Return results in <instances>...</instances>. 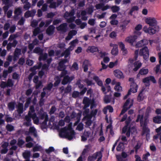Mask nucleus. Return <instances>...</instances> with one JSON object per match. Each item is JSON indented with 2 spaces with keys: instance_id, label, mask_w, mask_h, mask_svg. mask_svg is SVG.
<instances>
[{
  "instance_id": "40",
  "label": "nucleus",
  "mask_w": 161,
  "mask_h": 161,
  "mask_svg": "<svg viewBox=\"0 0 161 161\" xmlns=\"http://www.w3.org/2000/svg\"><path fill=\"white\" fill-rule=\"evenodd\" d=\"M91 148V146L90 145H87L85 146V148L83 149L82 153V155H85L87 153Z\"/></svg>"
},
{
  "instance_id": "31",
  "label": "nucleus",
  "mask_w": 161,
  "mask_h": 161,
  "mask_svg": "<svg viewBox=\"0 0 161 161\" xmlns=\"http://www.w3.org/2000/svg\"><path fill=\"white\" fill-rule=\"evenodd\" d=\"M97 51V47L95 46L89 47L86 50V51L88 53H93Z\"/></svg>"
},
{
  "instance_id": "35",
  "label": "nucleus",
  "mask_w": 161,
  "mask_h": 161,
  "mask_svg": "<svg viewBox=\"0 0 161 161\" xmlns=\"http://www.w3.org/2000/svg\"><path fill=\"white\" fill-rule=\"evenodd\" d=\"M86 14V11H82L80 15L78 14L77 16L78 17H80L83 20H86L87 19V17L85 16Z\"/></svg>"
},
{
  "instance_id": "9",
  "label": "nucleus",
  "mask_w": 161,
  "mask_h": 161,
  "mask_svg": "<svg viewBox=\"0 0 161 161\" xmlns=\"http://www.w3.org/2000/svg\"><path fill=\"white\" fill-rule=\"evenodd\" d=\"M129 81L131 82L130 89L128 94L125 96V99H126L127 97L130 94V92L134 93H136L137 92L138 89V85L134 82V80L133 78H129Z\"/></svg>"
},
{
  "instance_id": "3",
  "label": "nucleus",
  "mask_w": 161,
  "mask_h": 161,
  "mask_svg": "<svg viewBox=\"0 0 161 161\" xmlns=\"http://www.w3.org/2000/svg\"><path fill=\"white\" fill-rule=\"evenodd\" d=\"M142 110H141L139 111V114L137 116L136 120V122L140 121L141 126L142 128V135H145L147 139L149 138V129L147 126L148 120L146 116L143 117V112Z\"/></svg>"
},
{
  "instance_id": "37",
  "label": "nucleus",
  "mask_w": 161,
  "mask_h": 161,
  "mask_svg": "<svg viewBox=\"0 0 161 161\" xmlns=\"http://www.w3.org/2000/svg\"><path fill=\"white\" fill-rule=\"evenodd\" d=\"M8 146V143L7 142H3L2 145V147L3 149L1 150V153L3 154L6 153L8 151L7 147Z\"/></svg>"
},
{
  "instance_id": "57",
  "label": "nucleus",
  "mask_w": 161,
  "mask_h": 161,
  "mask_svg": "<svg viewBox=\"0 0 161 161\" xmlns=\"http://www.w3.org/2000/svg\"><path fill=\"white\" fill-rule=\"evenodd\" d=\"M38 42V40L37 39H35L32 44H30L29 45V48L30 50H32L34 45H36Z\"/></svg>"
},
{
  "instance_id": "13",
  "label": "nucleus",
  "mask_w": 161,
  "mask_h": 161,
  "mask_svg": "<svg viewBox=\"0 0 161 161\" xmlns=\"http://www.w3.org/2000/svg\"><path fill=\"white\" fill-rule=\"evenodd\" d=\"M133 99H129L127 100L124 105L123 108L120 114H123L126 112L128 109L130 108L133 105Z\"/></svg>"
},
{
  "instance_id": "47",
  "label": "nucleus",
  "mask_w": 161,
  "mask_h": 161,
  "mask_svg": "<svg viewBox=\"0 0 161 161\" xmlns=\"http://www.w3.org/2000/svg\"><path fill=\"white\" fill-rule=\"evenodd\" d=\"M153 121L156 123L160 124L161 123V117L157 116L153 118Z\"/></svg>"
},
{
  "instance_id": "55",
  "label": "nucleus",
  "mask_w": 161,
  "mask_h": 161,
  "mask_svg": "<svg viewBox=\"0 0 161 161\" xmlns=\"http://www.w3.org/2000/svg\"><path fill=\"white\" fill-rule=\"evenodd\" d=\"M15 103L14 102H11L8 104V108L9 110H13L14 108Z\"/></svg>"
},
{
  "instance_id": "20",
  "label": "nucleus",
  "mask_w": 161,
  "mask_h": 161,
  "mask_svg": "<svg viewBox=\"0 0 161 161\" xmlns=\"http://www.w3.org/2000/svg\"><path fill=\"white\" fill-rule=\"evenodd\" d=\"M148 41L146 39H143L137 42L135 45L136 47H140L148 44Z\"/></svg>"
},
{
  "instance_id": "19",
  "label": "nucleus",
  "mask_w": 161,
  "mask_h": 161,
  "mask_svg": "<svg viewBox=\"0 0 161 161\" xmlns=\"http://www.w3.org/2000/svg\"><path fill=\"white\" fill-rule=\"evenodd\" d=\"M92 134L90 131H86L81 136V140L82 142H85L87 139L90 138Z\"/></svg>"
},
{
  "instance_id": "30",
  "label": "nucleus",
  "mask_w": 161,
  "mask_h": 161,
  "mask_svg": "<svg viewBox=\"0 0 161 161\" xmlns=\"http://www.w3.org/2000/svg\"><path fill=\"white\" fill-rule=\"evenodd\" d=\"M38 77L37 76H35L34 77L33 81L36 83V89H38L40 87H41L42 86V84L41 81H38Z\"/></svg>"
},
{
  "instance_id": "63",
  "label": "nucleus",
  "mask_w": 161,
  "mask_h": 161,
  "mask_svg": "<svg viewBox=\"0 0 161 161\" xmlns=\"http://www.w3.org/2000/svg\"><path fill=\"white\" fill-rule=\"evenodd\" d=\"M110 23L112 25H116L118 24V21L116 19H112L111 20Z\"/></svg>"
},
{
  "instance_id": "59",
  "label": "nucleus",
  "mask_w": 161,
  "mask_h": 161,
  "mask_svg": "<svg viewBox=\"0 0 161 161\" xmlns=\"http://www.w3.org/2000/svg\"><path fill=\"white\" fill-rule=\"evenodd\" d=\"M79 41L77 39H75L71 41L69 43V44H72L75 47L78 43Z\"/></svg>"
},
{
  "instance_id": "62",
  "label": "nucleus",
  "mask_w": 161,
  "mask_h": 161,
  "mask_svg": "<svg viewBox=\"0 0 161 161\" xmlns=\"http://www.w3.org/2000/svg\"><path fill=\"white\" fill-rule=\"evenodd\" d=\"M83 124L81 123H80L77 126L76 129L79 131L82 130L83 128Z\"/></svg>"
},
{
  "instance_id": "45",
  "label": "nucleus",
  "mask_w": 161,
  "mask_h": 161,
  "mask_svg": "<svg viewBox=\"0 0 161 161\" xmlns=\"http://www.w3.org/2000/svg\"><path fill=\"white\" fill-rule=\"evenodd\" d=\"M53 0H47V3H50V7L51 8H55L57 6H58L59 4H60V3H61V2H60L59 3H58V4H56L55 3H54V2L52 3L51 2Z\"/></svg>"
},
{
  "instance_id": "23",
  "label": "nucleus",
  "mask_w": 161,
  "mask_h": 161,
  "mask_svg": "<svg viewBox=\"0 0 161 161\" xmlns=\"http://www.w3.org/2000/svg\"><path fill=\"white\" fill-rule=\"evenodd\" d=\"M52 86L53 84L51 83H50L48 85L46 88L43 89V92L41 93V97L42 98H43L45 96L46 92L47 94L48 93Z\"/></svg>"
},
{
  "instance_id": "42",
  "label": "nucleus",
  "mask_w": 161,
  "mask_h": 161,
  "mask_svg": "<svg viewBox=\"0 0 161 161\" xmlns=\"http://www.w3.org/2000/svg\"><path fill=\"white\" fill-rule=\"evenodd\" d=\"M111 53L112 55L114 56H116L118 55V46L113 48L111 50Z\"/></svg>"
},
{
  "instance_id": "5",
  "label": "nucleus",
  "mask_w": 161,
  "mask_h": 161,
  "mask_svg": "<svg viewBox=\"0 0 161 161\" xmlns=\"http://www.w3.org/2000/svg\"><path fill=\"white\" fill-rule=\"evenodd\" d=\"M34 107L31 106L30 108L28 115L26 116L25 122L24 124L26 126H29L31 124V118H32L33 120L34 123L36 124L39 123V121L38 118L36 116L35 113H34Z\"/></svg>"
},
{
  "instance_id": "28",
  "label": "nucleus",
  "mask_w": 161,
  "mask_h": 161,
  "mask_svg": "<svg viewBox=\"0 0 161 161\" xmlns=\"http://www.w3.org/2000/svg\"><path fill=\"white\" fill-rule=\"evenodd\" d=\"M67 24L66 23H64L57 27L58 31L62 32H65L66 30Z\"/></svg>"
},
{
  "instance_id": "8",
  "label": "nucleus",
  "mask_w": 161,
  "mask_h": 161,
  "mask_svg": "<svg viewBox=\"0 0 161 161\" xmlns=\"http://www.w3.org/2000/svg\"><path fill=\"white\" fill-rule=\"evenodd\" d=\"M151 26L153 27L148 28L147 26H144L143 29V31L145 33L150 35L154 34L159 31L160 27L158 24H155Z\"/></svg>"
},
{
  "instance_id": "60",
  "label": "nucleus",
  "mask_w": 161,
  "mask_h": 161,
  "mask_svg": "<svg viewBox=\"0 0 161 161\" xmlns=\"http://www.w3.org/2000/svg\"><path fill=\"white\" fill-rule=\"evenodd\" d=\"M139 8L138 7L136 6H135L132 7L131 9H130V12H129V14L132 15V13L135 11H137L138 10Z\"/></svg>"
},
{
  "instance_id": "22",
  "label": "nucleus",
  "mask_w": 161,
  "mask_h": 161,
  "mask_svg": "<svg viewBox=\"0 0 161 161\" xmlns=\"http://www.w3.org/2000/svg\"><path fill=\"white\" fill-rule=\"evenodd\" d=\"M69 45V47L65 50L64 53L62 54V56L64 55L65 58L67 57L69 55L70 51L73 50L75 47L72 45Z\"/></svg>"
},
{
  "instance_id": "52",
  "label": "nucleus",
  "mask_w": 161,
  "mask_h": 161,
  "mask_svg": "<svg viewBox=\"0 0 161 161\" xmlns=\"http://www.w3.org/2000/svg\"><path fill=\"white\" fill-rule=\"evenodd\" d=\"M42 150V147L37 144L34 146L33 149V150L34 152L40 151Z\"/></svg>"
},
{
  "instance_id": "38",
  "label": "nucleus",
  "mask_w": 161,
  "mask_h": 161,
  "mask_svg": "<svg viewBox=\"0 0 161 161\" xmlns=\"http://www.w3.org/2000/svg\"><path fill=\"white\" fill-rule=\"evenodd\" d=\"M89 62L87 60H85L83 62L82 67L84 69V71H86L88 70V67L89 65Z\"/></svg>"
},
{
  "instance_id": "54",
  "label": "nucleus",
  "mask_w": 161,
  "mask_h": 161,
  "mask_svg": "<svg viewBox=\"0 0 161 161\" xmlns=\"http://www.w3.org/2000/svg\"><path fill=\"white\" fill-rule=\"evenodd\" d=\"M17 110L19 114L22 113L23 111V104L19 103L18 106Z\"/></svg>"
},
{
  "instance_id": "41",
  "label": "nucleus",
  "mask_w": 161,
  "mask_h": 161,
  "mask_svg": "<svg viewBox=\"0 0 161 161\" xmlns=\"http://www.w3.org/2000/svg\"><path fill=\"white\" fill-rule=\"evenodd\" d=\"M113 111L112 107L110 106H108L105 107L103 110V111L105 114H106L107 112L108 111L109 112H112Z\"/></svg>"
},
{
  "instance_id": "36",
  "label": "nucleus",
  "mask_w": 161,
  "mask_h": 161,
  "mask_svg": "<svg viewBox=\"0 0 161 161\" xmlns=\"http://www.w3.org/2000/svg\"><path fill=\"white\" fill-rule=\"evenodd\" d=\"M114 89L115 91L121 92L122 91V87L120 86V83L119 82L116 83L114 87Z\"/></svg>"
},
{
  "instance_id": "49",
  "label": "nucleus",
  "mask_w": 161,
  "mask_h": 161,
  "mask_svg": "<svg viewBox=\"0 0 161 161\" xmlns=\"http://www.w3.org/2000/svg\"><path fill=\"white\" fill-rule=\"evenodd\" d=\"M30 152L28 151H25L23 154L24 158L25 159L29 158L30 156Z\"/></svg>"
},
{
  "instance_id": "44",
  "label": "nucleus",
  "mask_w": 161,
  "mask_h": 161,
  "mask_svg": "<svg viewBox=\"0 0 161 161\" xmlns=\"http://www.w3.org/2000/svg\"><path fill=\"white\" fill-rule=\"evenodd\" d=\"M47 66L46 65H44L42 66V70L39 73V76L41 77L44 74L43 71L47 70Z\"/></svg>"
},
{
  "instance_id": "25",
  "label": "nucleus",
  "mask_w": 161,
  "mask_h": 161,
  "mask_svg": "<svg viewBox=\"0 0 161 161\" xmlns=\"http://www.w3.org/2000/svg\"><path fill=\"white\" fill-rule=\"evenodd\" d=\"M130 22V20H125L123 21L122 23L120 24L119 27L122 31L124 32L125 30L126 26Z\"/></svg>"
},
{
  "instance_id": "10",
  "label": "nucleus",
  "mask_w": 161,
  "mask_h": 161,
  "mask_svg": "<svg viewBox=\"0 0 161 161\" xmlns=\"http://www.w3.org/2000/svg\"><path fill=\"white\" fill-rule=\"evenodd\" d=\"M81 116V113H79L76 114L75 112H73L72 113L71 116V118L69 116H66L64 119L65 121L67 122H69L71 119L72 120L76 118L77 120V121L75 122L74 124V125H75L79 121Z\"/></svg>"
},
{
  "instance_id": "7",
  "label": "nucleus",
  "mask_w": 161,
  "mask_h": 161,
  "mask_svg": "<svg viewBox=\"0 0 161 161\" xmlns=\"http://www.w3.org/2000/svg\"><path fill=\"white\" fill-rule=\"evenodd\" d=\"M142 33L140 31H135L134 34L130 35L127 37L125 39V42L128 43L131 45L134 46V43L138 38V36L141 35Z\"/></svg>"
},
{
  "instance_id": "27",
  "label": "nucleus",
  "mask_w": 161,
  "mask_h": 161,
  "mask_svg": "<svg viewBox=\"0 0 161 161\" xmlns=\"http://www.w3.org/2000/svg\"><path fill=\"white\" fill-rule=\"evenodd\" d=\"M77 33V31L75 30H72L70 31L68 34V36L66 37L65 39L66 40H69L72 37L75 35Z\"/></svg>"
},
{
  "instance_id": "6",
  "label": "nucleus",
  "mask_w": 161,
  "mask_h": 161,
  "mask_svg": "<svg viewBox=\"0 0 161 161\" xmlns=\"http://www.w3.org/2000/svg\"><path fill=\"white\" fill-rule=\"evenodd\" d=\"M71 124H70L67 127L62 129L59 133V135L62 137L67 138L71 140L75 138V133L71 128Z\"/></svg>"
},
{
  "instance_id": "39",
  "label": "nucleus",
  "mask_w": 161,
  "mask_h": 161,
  "mask_svg": "<svg viewBox=\"0 0 161 161\" xmlns=\"http://www.w3.org/2000/svg\"><path fill=\"white\" fill-rule=\"evenodd\" d=\"M93 79L96 82L98 85L100 86H103V84L102 81L100 80L98 76H94Z\"/></svg>"
},
{
  "instance_id": "17",
  "label": "nucleus",
  "mask_w": 161,
  "mask_h": 161,
  "mask_svg": "<svg viewBox=\"0 0 161 161\" xmlns=\"http://www.w3.org/2000/svg\"><path fill=\"white\" fill-rule=\"evenodd\" d=\"M41 66L42 64L41 63H40L37 66H35L31 69V71L32 72L30 74L29 76V79L30 80L31 79L32 76L36 74V72L37 71L36 70L39 69Z\"/></svg>"
},
{
  "instance_id": "50",
  "label": "nucleus",
  "mask_w": 161,
  "mask_h": 161,
  "mask_svg": "<svg viewBox=\"0 0 161 161\" xmlns=\"http://www.w3.org/2000/svg\"><path fill=\"white\" fill-rule=\"evenodd\" d=\"M70 70L72 71L78 70V64L77 63L75 62L74 63L72 66L70 67Z\"/></svg>"
},
{
  "instance_id": "53",
  "label": "nucleus",
  "mask_w": 161,
  "mask_h": 161,
  "mask_svg": "<svg viewBox=\"0 0 161 161\" xmlns=\"http://www.w3.org/2000/svg\"><path fill=\"white\" fill-rule=\"evenodd\" d=\"M124 147V146L123 143L122 142H120L117 146L116 149L118 151H120L122 150Z\"/></svg>"
},
{
  "instance_id": "58",
  "label": "nucleus",
  "mask_w": 161,
  "mask_h": 161,
  "mask_svg": "<svg viewBox=\"0 0 161 161\" xmlns=\"http://www.w3.org/2000/svg\"><path fill=\"white\" fill-rule=\"evenodd\" d=\"M108 53L105 52H103L102 51L99 52H98V56L101 58H103V57H105V56L108 55Z\"/></svg>"
},
{
  "instance_id": "33",
  "label": "nucleus",
  "mask_w": 161,
  "mask_h": 161,
  "mask_svg": "<svg viewBox=\"0 0 161 161\" xmlns=\"http://www.w3.org/2000/svg\"><path fill=\"white\" fill-rule=\"evenodd\" d=\"M13 67H9L8 68V71L6 70H4L3 73V77L4 78H5L8 74V73H11L13 71Z\"/></svg>"
},
{
  "instance_id": "64",
  "label": "nucleus",
  "mask_w": 161,
  "mask_h": 161,
  "mask_svg": "<svg viewBox=\"0 0 161 161\" xmlns=\"http://www.w3.org/2000/svg\"><path fill=\"white\" fill-rule=\"evenodd\" d=\"M104 100L105 103H108L110 101V97L107 95H106L104 97Z\"/></svg>"
},
{
  "instance_id": "21",
  "label": "nucleus",
  "mask_w": 161,
  "mask_h": 161,
  "mask_svg": "<svg viewBox=\"0 0 161 161\" xmlns=\"http://www.w3.org/2000/svg\"><path fill=\"white\" fill-rule=\"evenodd\" d=\"M118 44L121 49L122 54L126 55L128 53V51L125 47V44L122 42H119Z\"/></svg>"
},
{
  "instance_id": "46",
  "label": "nucleus",
  "mask_w": 161,
  "mask_h": 161,
  "mask_svg": "<svg viewBox=\"0 0 161 161\" xmlns=\"http://www.w3.org/2000/svg\"><path fill=\"white\" fill-rule=\"evenodd\" d=\"M118 63V60H116L114 62H111L109 63L108 67L110 68H112L114 66L117 65Z\"/></svg>"
},
{
  "instance_id": "61",
  "label": "nucleus",
  "mask_w": 161,
  "mask_h": 161,
  "mask_svg": "<svg viewBox=\"0 0 161 161\" xmlns=\"http://www.w3.org/2000/svg\"><path fill=\"white\" fill-rule=\"evenodd\" d=\"M47 57L48 56L46 53H45L44 54H41L40 55L39 59L40 60H44L46 59L47 58Z\"/></svg>"
},
{
  "instance_id": "15",
  "label": "nucleus",
  "mask_w": 161,
  "mask_h": 161,
  "mask_svg": "<svg viewBox=\"0 0 161 161\" xmlns=\"http://www.w3.org/2000/svg\"><path fill=\"white\" fill-rule=\"evenodd\" d=\"M74 10H72L69 13L66 12L64 15V18L67 19V22L70 23L73 21L75 19V18L73 16L74 14Z\"/></svg>"
},
{
  "instance_id": "12",
  "label": "nucleus",
  "mask_w": 161,
  "mask_h": 161,
  "mask_svg": "<svg viewBox=\"0 0 161 161\" xmlns=\"http://www.w3.org/2000/svg\"><path fill=\"white\" fill-rule=\"evenodd\" d=\"M127 131L126 135L127 136H129L130 133L132 135H135L137 133V131L135 127H132L129 128L128 125H127L124 127L122 130L123 133H125Z\"/></svg>"
},
{
  "instance_id": "56",
  "label": "nucleus",
  "mask_w": 161,
  "mask_h": 161,
  "mask_svg": "<svg viewBox=\"0 0 161 161\" xmlns=\"http://www.w3.org/2000/svg\"><path fill=\"white\" fill-rule=\"evenodd\" d=\"M21 51L19 49H16L14 53V60H15L17 58H18V56L20 54Z\"/></svg>"
},
{
  "instance_id": "43",
  "label": "nucleus",
  "mask_w": 161,
  "mask_h": 161,
  "mask_svg": "<svg viewBox=\"0 0 161 161\" xmlns=\"http://www.w3.org/2000/svg\"><path fill=\"white\" fill-rule=\"evenodd\" d=\"M36 12V11L34 10L32 11H28L25 13V16L26 18L30 16H32L35 14Z\"/></svg>"
},
{
  "instance_id": "1",
  "label": "nucleus",
  "mask_w": 161,
  "mask_h": 161,
  "mask_svg": "<svg viewBox=\"0 0 161 161\" xmlns=\"http://www.w3.org/2000/svg\"><path fill=\"white\" fill-rule=\"evenodd\" d=\"M83 103L84 104V109L85 110L83 113V115L84 116V118L82 119L83 121H85L86 126H88L91 125L92 123L91 118L93 116L96 115L97 112V109L94 111H92L91 115L88 114L89 111L88 109H86V108L89 106L90 104H91V108L92 109L95 108L97 104L96 102L94 100L91 101L90 100L87 98L84 97V98Z\"/></svg>"
},
{
  "instance_id": "48",
  "label": "nucleus",
  "mask_w": 161,
  "mask_h": 161,
  "mask_svg": "<svg viewBox=\"0 0 161 161\" xmlns=\"http://www.w3.org/2000/svg\"><path fill=\"white\" fill-rule=\"evenodd\" d=\"M29 132L35 136H37L36 131L35 128L34 127H31L30 128Z\"/></svg>"
},
{
  "instance_id": "51",
  "label": "nucleus",
  "mask_w": 161,
  "mask_h": 161,
  "mask_svg": "<svg viewBox=\"0 0 161 161\" xmlns=\"http://www.w3.org/2000/svg\"><path fill=\"white\" fill-rule=\"evenodd\" d=\"M54 29V27L53 26H50L47 30V33L48 35H51L53 34Z\"/></svg>"
},
{
  "instance_id": "14",
  "label": "nucleus",
  "mask_w": 161,
  "mask_h": 161,
  "mask_svg": "<svg viewBox=\"0 0 161 161\" xmlns=\"http://www.w3.org/2000/svg\"><path fill=\"white\" fill-rule=\"evenodd\" d=\"M102 157V153L101 152H99L94 153L91 156H89L88 158V161H92L97 158L98 159L97 161H101V159Z\"/></svg>"
},
{
  "instance_id": "4",
  "label": "nucleus",
  "mask_w": 161,
  "mask_h": 161,
  "mask_svg": "<svg viewBox=\"0 0 161 161\" xmlns=\"http://www.w3.org/2000/svg\"><path fill=\"white\" fill-rule=\"evenodd\" d=\"M138 53L139 50H136L135 52V56L134 57V59L133 58H130L129 60L127 67L130 70H131L132 69L134 71H136L142 66V64L139 60L135 62L133 64L134 60H137Z\"/></svg>"
},
{
  "instance_id": "24",
  "label": "nucleus",
  "mask_w": 161,
  "mask_h": 161,
  "mask_svg": "<svg viewBox=\"0 0 161 161\" xmlns=\"http://www.w3.org/2000/svg\"><path fill=\"white\" fill-rule=\"evenodd\" d=\"M114 74L115 76L118 78L121 79L124 77L123 73L119 69L114 70Z\"/></svg>"
},
{
  "instance_id": "11",
  "label": "nucleus",
  "mask_w": 161,
  "mask_h": 161,
  "mask_svg": "<svg viewBox=\"0 0 161 161\" xmlns=\"http://www.w3.org/2000/svg\"><path fill=\"white\" fill-rule=\"evenodd\" d=\"M139 55L143 56L144 60L147 61L149 57V51L147 47H145L141 49L139 51Z\"/></svg>"
},
{
  "instance_id": "32",
  "label": "nucleus",
  "mask_w": 161,
  "mask_h": 161,
  "mask_svg": "<svg viewBox=\"0 0 161 161\" xmlns=\"http://www.w3.org/2000/svg\"><path fill=\"white\" fill-rule=\"evenodd\" d=\"M96 8L97 9H101L102 10L104 11L109 8V6L108 5L104 6L101 4H99L97 5Z\"/></svg>"
},
{
  "instance_id": "16",
  "label": "nucleus",
  "mask_w": 161,
  "mask_h": 161,
  "mask_svg": "<svg viewBox=\"0 0 161 161\" xmlns=\"http://www.w3.org/2000/svg\"><path fill=\"white\" fill-rule=\"evenodd\" d=\"M145 23L149 25L150 26H152L155 24H158L157 19L154 17H147L145 18Z\"/></svg>"
},
{
  "instance_id": "26",
  "label": "nucleus",
  "mask_w": 161,
  "mask_h": 161,
  "mask_svg": "<svg viewBox=\"0 0 161 161\" xmlns=\"http://www.w3.org/2000/svg\"><path fill=\"white\" fill-rule=\"evenodd\" d=\"M148 70L147 69L142 68L140 70L139 73L137 75V78H139L140 77V75H146L148 73Z\"/></svg>"
},
{
  "instance_id": "29",
  "label": "nucleus",
  "mask_w": 161,
  "mask_h": 161,
  "mask_svg": "<svg viewBox=\"0 0 161 161\" xmlns=\"http://www.w3.org/2000/svg\"><path fill=\"white\" fill-rule=\"evenodd\" d=\"M33 140L32 139L30 136H27L26 138V142H28V143L26 145L27 147L30 148L33 146V143L31 142L33 141Z\"/></svg>"
},
{
  "instance_id": "18",
  "label": "nucleus",
  "mask_w": 161,
  "mask_h": 161,
  "mask_svg": "<svg viewBox=\"0 0 161 161\" xmlns=\"http://www.w3.org/2000/svg\"><path fill=\"white\" fill-rule=\"evenodd\" d=\"M152 81L153 83L156 82V80L154 77L153 76H151L146 77L143 79V82L144 83L146 86L149 85V82Z\"/></svg>"
},
{
  "instance_id": "34",
  "label": "nucleus",
  "mask_w": 161,
  "mask_h": 161,
  "mask_svg": "<svg viewBox=\"0 0 161 161\" xmlns=\"http://www.w3.org/2000/svg\"><path fill=\"white\" fill-rule=\"evenodd\" d=\"M146 97V96L144 94V92L142 91L139 94L137 97V100L139 101H141L143 100Z\"/></svg>"
},
{
  "instance_id": "2",
  "label": "nucleus",
  "mask_w": 161,
  "mask_h": 161,
  "mask_svg": "<svg viewBox=\"0 0 161 161\" xmlns=\"http://www.w3.org/2000/svg\"><path fill=\"white\" fill-rule=\"evenodd\" d=\"M68 60L67 59L60 61L59 63V66L58 68L59 70H62L61 75L59 76H57L55 78V82L54 83V86H56L58 85L60 83L61 79V78L62 77H64V79L62 81V84L65 85L67 84L69 82L71 81L74 78V77L72 76L69 77V76L66 75L68 74V71L64 69L66 68V66L64 65V64L67 62Z\"/></svg>"
}]
</instances>
